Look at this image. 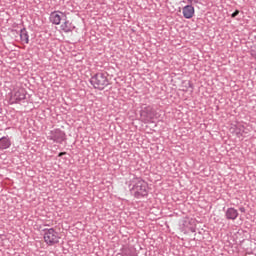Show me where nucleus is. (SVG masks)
<instances>
[{
	"mask_svg": "<svg viewBox=\"0 0 256 256\" xmlns=\"http://www.w3.org/2000/svg\"><path fill=\"white\" fill-rule=\"evenodd\" d=\"M136 199H141L149 195V185L145 180L135 179L133 181V187L130 189Z\"/></svg>",
	"mask_w": 256,
	"mask_h": 256,
	"instance_id": "obj_1",
	"label": "nucleus"
},
{
	"mask_svg": "<svg viewBox=\"0 0 256 256\" xmlns=\"http://www.w3.org/2000/svg\"><path fill=\"white\" fill-rule=\"evenodd\" d=\"M59 241H61V234H59L55 229L50 228L44 231V242L47 245H57Z\"/></svg>",
	"mask_w": 256,
	"mask_h": 256,
	"instance_id": "obj_2",
	"label": "nucleus"
},
{
	"mask_svg": "<svg viewBox=\"0 0 256 256\" xmlns=\"http://www.w3.org/2000/svg\"><path fill=\"white\" fill-rule=\"evenodd\" d=\"M90 83L95 89H105L109 85V80L107 79V74L97 73L90 79Z\"/></svg>",
	"mask_w": 256,
	"mask_h": 256,
	"instance_id": "obj_3",
	"label": "nucleus"
},
{
	"mask_svg": "<svg viewBox=\"0 0 256 256\" xmlns=\"http://www.w3.org/2000/svg\"><path fill=\"white\" fill-rule=\"evenodd\" d=\"M140 117L142 121H144V123H149V121L155 119V111H153V108H151L150 106H147L144 109H142Z\"/></svg>",
	"mask_w": 256,
	"mask_h": 256,
	"instance_id": "obj_4",
	"label": "nucleus"
},
{
	"mask_svg": "<svg viewBox=\"0 0 256 256\" xmlns=\"http://www.w3.org/2000/svg\"><path fill=\"white\" fill-rule=\"evenodd\" d=\"M65 19H67V15L61 11L52 12L50 15V21L54 25H61V22Z\"/></svg>",
	"mask_w": 256,
	"mask_h": 256,
	"instance_id": "obj_5",
	"label": "nucleus"
},
{
	"mask_svg": "<svg viewBox=\"0 0 256 256\" xmlns=\"http://www.w3.org/2000/svg\"><path fill=\"white\" fill-rule=\"evenodd\" d=\"M27 95L24 88H18L14 90V93L10 97V103H15L16 101H23Z\"/></svg>",
	"mask_w": 256,
	"mask_h": 256,
	"instance_id": "obj_6",
	"label": "nucleus"
},
{
	"mask_svg": "<svg viewBox=\"0 0 256 256\" xmlns=\"http://www.w3.org/2000/svg\"><path fill=\"white\" fill-rule=\"evenodd\" d=\"M50 139L55 143H63V141H65V132L59 129L53 130L51 131Z\"/></svg>",
	"mask_w": 256,
	"mask_h": 256,
	"instance_id": "obj_7",
	"label": "nucleus"
},
{
	"mask_svg": "<svg viewBox=\"0 0 256 256\" xmlns=\"http://www.w3.org/2000/svg\"><path fill=\"white\" fill-rule=\"evenodd\" d=\"M62 21H63V23L60 25V29L64 33H71V31H73V29H75V26H73V24L71 22H69V20H67V18Z\"/></svg>",
	"mask_w": 256,
	"mask_h": 256,
	"instance_id": "obj_8",
	"label": "nucleus"
},
{
	"mask_svg": "<svg viewBox=\"0 0 256 256\" xmlns=\"http://www.w3.org/2000/svg\"><path fill=\"white\" fill-rule=\"evenodd\" d=\"M183 15L185 19H192L193 15H195V8L191 5H187L183 8Z\"/></svg>",
	"mask_w": 256,
	"mask_h": 256,
	"instance_id": "obj_9",
	"label": "nucleus"
},
{
	"mask_svg": "<svg viewBox=\"0 0 256 256\" xmlns=\"http://www.w3.org/2000/svg\"><path fill=\"white\" fill-rule=\"evenodd\" d=\"M239 217V212L235 208H228L226 211V219H231L235 221V219Z\"/></svg>",
	"mask_w": 256,
	"mask_h": 256,
	"instance_id": "obj_10",
	"label": "nucleus"
},
{
	"mask_svg": "<svg viewBox=\"0 0 256 256\" xmlns=\"http://www.w3.org/2000/svg\"><path fill=\"white\" fill-rule=\"evenodd\" d=\"M11 147V140L8 137L0 138V149H9Z\"/></svg>",
	"mask_w": 256,
	"mask_h": 256,
	"instance_id": "obj_11",
	"label": "nucleus"
},
{
	"mask_svg": "<svg viewBox=\"0 0 256 256\" xmlns=\"http://www.w3.org/2000/svg\"><path fill=\"white\" fill-rule=\"evenodd\" d=\"M20 39L23 41V43H29V34H27V30L22 29L20 31Z\"/></svg>",
	"mask_w": 256,
	"mask_h": 256,
	"instance_id": "obj_12",
	"label": "nucleus"
},
{
	"mask_svg": "<svg viewBox=\"0 0 256 256\" xmlns=\"http://www.w3.org/2000/svg\"><path fill=\"white\" fill-rule=\"evenodd\" d=\"M237 15H239V10H236L234 13H232L231 17L234 19V17Z\"/></svg>",
	"mask_w": 256,
	"mask_h": 256,
	"instance_id": "obj_13",
	"label": "nucleus"
},
{
	"mask_svg": "<svg viewBox=\"0 0 256 256\" xmlns=\"http://www.w3.org/2000/svg\"><path fill=\"white\" fill-rule=\"evenodd\" d=\"M188 3H199V0H188Z\"/></svg>",
	"mask_w": 256,
	"mask_h": 256,
	"instance_id": "obj_14",
	"label": "nucleus"
},
{
	"mask_svg": "<svg viewBox=\"0 0 256 256\" xmlns=\"http://www.w3.org/2000/svg\"><path fill=\"white\" fill-rule=\"evenodd\" d=\"M63 155H67V152H60L58 156L63 157Z\"/></svg>",
	"mask_w": 256,
	"mask_h": 256,
	"instance_id": "obj_15",
	"label": "nucleus"
},
{
	"mask_svg": "<svg viewBox=\"0 0 256 256\" xmlns=\"http://www.w3.org/2000/svg\"><path fill=\"white\" fill-rule=\"evenodd\" d=\"M241 213H245V207L240 208Z\"/></svg>",
	"mask_w": 256,
	"mask_h": 256,
	"instance_id": "obj_16",
	"label": "nucleus"
}]
</instances>
